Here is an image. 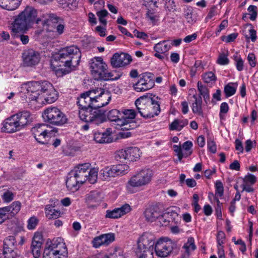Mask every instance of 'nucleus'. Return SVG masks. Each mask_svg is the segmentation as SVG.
Returning <instances> with one entry per match:
<instances>
[{"instance_id":"f257e3e1","label":"nucleus","mask_w":258,"mask_h":258,"mask_svg":"<svg viewBox=\"0 0 258 258\" xmlns=\"http://www.w3.org/2000/svg\"><path fill=\"white\" fill-rule=\"evenodd\" d=\"M111 99L110 92L101 88H92L82 93L77 101L80 119L95 124L102 123L104 112L99 108L107 105Z\"/></svg>"},{"instance_id":"f03ea898","label":"nucleus","mask_w":258,"mask_h":258,"mask_svg":"<svg viewBox=\"0 0 258 258\" xmlns=\"http://www.w3.org/2000/svg\"><path fill=\"white\" fill-rule=\"evenodd\" d=\"M111 99L110 92L101 88H92L82 93L77 101L80 119L95 124L102 123L104 112L99 108L107 105Z\"/></svg>"},{"instance_id":"7ed1b4c3","label":"nucleus","mask_w":258,"mask_h":258,"mask_svg":"<svg viewBox=\"0 0 258 258\" xmlns=\"http://www.w3.org/2000/svg\"><path fill=\"white\" fill-rule=\"evenodd\" d=\"M37 11L32 7L27 6L15 18L12 26V32L16 35L17 33L27 30L36 21L37 24L42 22L43 26H46L48 31L55 32L58 35L63 33L65 29V22L63 18L54 13L43 14L36 19Z\"/></svg>"},{"instance_id":"20e7f679","label":"nucleus","mask_w":258,"mask_h":258,"mask_svg":"<svg viewBox=\"0 0 258 258\" xmlns=\"http://www.w3.org/2000/svg\"><path fill=\"white\" fill-rule=\"evenodd\" d=\"M29 99L42 104H51L57 99V94L52 85L46 81H32L23 85Z\"/></svg>"},{"instance_id":"39448f33","label":"nucleus","mask_w":258,"mask_h":258,"mask_svg":"<svg viewBox=\"0 0 258 258\" xmlns=\"http://www.w3.org/2000/svg\"><path fill=\"white\" fill-rule=\"evenodd\" d=\"M81 52L79 48L75 45L64 47L53 56L51 64L64 67L65 68L56 70V75L62 76L70 73L80 62Z\"/></svg>"},{"instance_id":"423d86ee","label":"nucleus","mask_w":258,"mask_h":258,"mask_svg":"<svg viewBox=\"0 0 258 258\" xmlns=\"http://www.w3.org/2000/svg\"><path fill=\"white\" fill-rule=\"evenodd\" d=\"M158 100V97L152 95L140 97L135 101L138 112L145 118H151L157 116L161 111Z\"/></svg>"},{"instance_id":"0eeeda50","label":"nucleus","mask_w":258,"mask_h":258,"mask_svg":"<svg viewBox=\"0 0 258 258\" xmlns=\"http://www.w3.org/2000/svg\"><path fill=\"white\" fill-rule=\"evenodd\" d=\"M90 69L93 77L96 80H109L112 75L107 70V65L101 57H95L89 62Z\"/></svg>"},{"instance_id":"6e6552de","label":"nucleus","mask_w":258,"mask_h":258,"mask_svg":"<svg viewBox=\"0 0 258 258\" xmlns=\"http://www.w3.org/2000/svg\"><path fill=\"white\" fill-rule=\"evenodd\" d=\"M154 176V172L149 168L144 169L132 176L126 184L128 191H132L134 187H141L149 184Z\"/></svg>"},{"instance_id":"1a4fd4ad","label":"nucleus","mask_w":258,"mask_h":258,"mask_svg":"<svg viewBox=\"0 0 258 258\" xmlns=\"http://www.w3.org/2000/svg\"><path fill=\"white\" fill-rule=\"evenodd\" d=\"M42 117L45 121L56 125H62L67 121L66 115L55 107H50L44 110Z\"/></svg>"},{"instance_id":"9d476101","label":"nucleus","mask_w":258,"mask_h":258,"mask_svg":"<svg viewBox=\"0 0 258 258\" xmlns=\"http://www.w3.org/2000/svg\"><path fill=\"white\" fill-rule=\"evenodd\" d=\"M31 132L35 140L41 144L47 143V139L50 138L56 132L54 129L45 123L38 124L32 128Z\"/></svg>"},{"instance_id":"9b49d317","label":"nucleus","mask_w":258,"mask_h":258,"mask_svg":"<svg viewBox=\"0 0 258 258\" xmlns=\"http://www.w3.org/2000/svg\"><path fill=\"white\" fill-rule=\"evenodd\" d=\"M66 253L68 256L67 248L64 243H57L55 242L47 241L43 252V258H59L61 255Z\"/></svg>"},{"instance_id":"f8f14e48","label":"nucleus","mask_w":258,"mask_h":258,"mask_svg":"<svg viewBox=\"0 0 258 258\" xmlns=\"http://www.w3.org/2000/svg\"><path fill=\"white\" fill-rule=\"evenodd\" d=\"M175 244L167 238H161L158 240L154 246L156 254L160 257H166L172 253Z\"/></svg>"},{"instance_id":"ddd939ff","label":"nucleus","mask_w":258,"mask_h":258,"mask_svg":"<svg viewBox=\"0 0 258 258\" xmlns=\"http://www.w3.org/2000/svg\"><path fill=\"white\" fill-rule=\"evenodd\" d=\"M129 169V166L126 164H117L111 167H106L101 169L100 176L103 180H106L110 177L126 174Z\"/></svg>"},{"instance_id":"4468645a","label":"nucleus","mask_w":258,"mask_h":258,"mask_svg":"<svg viewBox=\"0 0 258 258\" xmlns=\"http://www.w3.org/2000/svg\"><path fill=\"white\" fill-rule=\"evenodd\" d=\"M153 75L145 73L139 76L138 82L133 84V88L137 92H144L152 89L154 86Z\"/></svg>"},{"instance_id":"2eb2a0df","label":"nucleus","mask_w":258,"mask_h":258,"mask_svg":"<svg viewBox=\"0 0 258 258\" xmlns=\"http://www.w3.org/2000/svg\"><path fill=\"white\" fill-rule=\"evenodd\" d=\"M16 246L15 236L12 235L7 237L4 240L3 244V254L4 258H22L15 251Z\"/></svg>"},{"instance_id":"dca6fc26","label":"nucleus","mask_w":258,"mask_h":258,"mask_svg":"<svg viewBox=\"0 0 258 258\" xmlns=\"http://www.w3.org/2000/svg\"><path fill=\"white\" fill-rule=\"evenodd\" d=\"M155 236L151 233H144L138 239L137 250L151 251L153 252L155 245Z\"/></svg>"},{"instance_id":"f3484780","label":"nucleus","mask_w":258,"mask_h":258,"mask_svg":"<svg viewBox=\"0 0 258 258\" xmlns=\"http://www.w3.org/2000/svg\"><path fill=\"white\" fill-rule=\"evenodd\" d=\"M141 154L139 148L130 147L117 151L116 153V158L134 162L139 159Z\"/></svg>"},{"instance_id":"a211bd4d","label":"nucleus","mask_w":258,"mask_h":258,"mask_svg":"<svg viewBox=\"0 0 258 258\" xmlns=\"http://www.w3.org/2000/svg\"><path fill=\"white\" fill-rule=\"evenodd\" d=\"M21 207V203L15 201L8 206L0 208V224L13 217L20 211Z\"/></svg>"},{"instance_id":"6ab92c4d","label":"nucleus","mask_w":258,"mask_h":258,"mask_svg":"<svg viewBox=\"0 0 258 258\" xmlns=\"http://www.w3.org/2000/svg\"><path fill=\"white\" fill-rule=\"evenodd\" d=\"M23 63L25 67H33L40 62V54L32 49L25 51L23 53Z\"/></svg>"},{"instance_id":"aec40b11","label":"nucleus","mask_w":258,"mask_h":258,"mask_svg":"<svg viewBox=\"0 0 258 258\" xmlns=\"http://www.w3.org/2000/svg\"><path fill=\"white\" fill-rule=\"evenodd\" d=\"M132 61L131 55L127 53H115L111 58V64L114 68H119L125 66Z\"/></svg>"},{"instance_id":"412c9836","label":"nucleus","mask_w":258,"mask_h":258,"mask_svg":"<svg viewBox=\"0 0 258 258\" xmlns=\"http://www.w3.org/2000/svg\"><path fill=\"white\" fill-rule=\"evenodd\" d=\"M90 166L91 165L89 163L79 164L72 171L78 178L79 181L83 184L87 180V176L89 174L88 170L90 169Z\"/></svg>"},{"instance_id":"4be33fe9","label":"nucleus","mask_w":258,"mask_h":258,"mask_svg":"<svg viewBox=\"0 0 258 258\" xmlns=\"http://www.w3.org/2000/svg\"><path fill=\"white\" fill-rule=\"evenodd\" d=\"M2 131L8 133H13L21 130L15 117L11 116L5 119L3 123Z\"/></svg>"},{"instance_id":"5701e85b","label":"nucleus","mask_w":258,"mask_h":258,"mask_svg":"<svg viewBox=\"0 0 258 258\" xmlns=\"http://www.w3.org/2000/svg\"><path fill=\"white\" fill-rule=\"evenodd\" d=\"M114 239L115 237L113 233H107L95 237L92 241V243L94 247L98 248L103 245L109 244Z\"/></svg>"},{"instance_id":"b1692460","label":"nucleus","mask_w":258,"mask_h":258,"mask_svg":"<svg viewBox=\"0 0 258 258\" xmlns=\"http://www.w3.org/2000/svg\"><path fill=\"white\" fill-rule=\"evenodd\" d=\"M102 197L100 192L92 191L88 194L86 198V202L89 208L94 209L100 205Z\"/></svg>"},{"instance_id":"393cba45","label":"nucleus","mask_w":258,"mask_h":258,"mask_svg":"<svg viewBox=\"0 0 258 258\" xmlns=\"http://www.w3.org/2000/svg\"><path fill=\"white\" fill-rule=\"evenodd\" d=\"M144 215L147 222H153L161 216V210L157 206H151L146 209Z\"/></svg>"},{"instance_id":"a878e982","label":"nucleus","mask_w":258,"mask_h":258,"mask_svg":"<svg viewBox=\"0 0 258 258\" xmlns=\"http://www.w3.org/2000/svg\"><path fill=\"white\" fill-rule=\"evenodd\" d=\"M82 184L73 172L71 171L68 174L66 180V186L69 190L75 192L79 189Z\"/></svg>"},{"instance_id":"bb28decb","label":"nucleus","mask_w":258,"mask_h":258,"mask_svg":"<svg viewBox=\"0 0 258 258\" xmlns=\"http://www.w3.org/2000/svg\"><path fill=\"white\" fill-rule=\"evenodd\" d=\"M111 134V132L110 128H107L103 132H95L94 133V139L96 143H109L112 142Z\"/></svg>"},{"instance_id":"cd10ccee","label":"nucleus","mask_w":258,"mask_h":258,"mask_svg":"<svg viewBox=\"0 0 258 258\" xmlns=\"http://www.w3.org/2000/svg\"><path fill=\"white\" fill-rule=\"evenodd\" d=\"M13 116L16 119L21 130L32 121L30 116V113L27 111L19 112L13 115Z\"/></svg>"},{"instance_id":"c85d7f7f","label":"nucleus","mask_w":258,"mask_h":258,"mask_svg":"<svg viewBox=\"0 0 258 258\" xmlns=\"http://www.w3.org/2000/svg\"><path fill=\"white\" fill-rule=\"evenodd\" d=\"M193 97L195 100L191 106L192 112L195 114L203 116L202 97L200 96L197 97L196 95H194Z\"/></svg>"},{"instance_id":"c756f323","label":"nucleus","mask_w":258,"mask_h":258,"mask_svg":"<svg viewBox=\"0 0 258 258\" xmlns=\"http://www.w3.org/2000/svg\"><path fill=\"white\" fill-rule=\"evenodd\" d=\"M188 120L184 119H174L170 124L169 129L171 131H181L185 126L188 124Z\"/></svg>"},{"instance_id":"7c9ffc66","label":"nucleus","mask_w":258,"mask_h":258,"mask_svg":"<svg viewBox=\"0 0 258 258\" xmlns=\"http://www.w3.org/2000/svg\"><path fill=\"white\" fill-rule=\"evenodd\" d=\"M184 17L189 24H194L197 20V14L195 13L191 7L187 8L184 11Z\"/></svg>"},{"instance_id":"2f4dec72","label":"nucleus","mask_w":258,"mask_h":258,"mask_svg":"<svg viewBox=\"0 0 258 258\" xmlns=\"http://www.w3.org/2000/svg\"><path fill=\"white\" fill-rule=\"evenodd\" d=\"M198 91L200 92V96H203L204 101L206 104L210 101L209 91L207 87L204 86L201 82L197 84Z\"/></svg>"},{"instance_id":"473e14b6","label":"nucleus","mask_w":258,"mask_h":258,"mask_svg":"<svg viewBox=\"0 0 258 258\" xmlns=\"http://www.w3.org/2000/svg\"><path fill=\"white\" fill-rule=\"evenodd\" d=\"M46 216L48 219H56L60 214L59 211L56 210L50 205H47L45 208Z\"/></svg>"},{"instance_id":"72a5a7b5","label":"nucleus","mask_w":258,"mask_h":258,"mask_svg":"<svg viewBox=\"0 0 258 258\" xmlns=\"http://www.w3.org/2000/svg\"><path fill=\"white\" fill-rule=\"evenodd\" d=\"M170 216L171 217V223L178 224L180 222V217L178 214L174 211L172 209H168L167 211L164 213V216L168 217Z\"/></svg>"},{"instance_id":"f704fd0d","label":"nucleus","mask_w":258,"mask_h":258,"mask_svg":"<svg viewBox=\"0 0 258 258\" xmlns=\"http://www.w3.org/2000/svg\"><path fill=\"white\" fill-rule=\"evenodd\" d=\"M166 41L164 40L155 44L154 47V50L158 53H165L167 52L170 49V46L166 44Z\"/></svg>"},{"instance_id":"c9c22d12","label":"nucleus","mask_w":258,"mask_h":258,"mask_svg":"<svg viewBox=\"0 0 258 258\" xmlns=\"http://www.w3.org/2000/svg\"><path fill=\"white\" fill-rule=\"evenodd\" d=\"M237 85L236 83H229L224 87V92L226 97H229L233 95L236 91Z\"/></svg>"},{"instance_id":"e433bc0d","label":"nucleus","mask_w":258,"mask_h":258,"mask_svg":"<svg viewBox=\"0 0 258 258\" xmlns=\"http://www.w3.org/2000/svg\"><path fill=\"white\" fill-rule=\"evenodd\" d=\"M183 248L185 251L189 253L191 251H193L196 248L195 244V239L193 237H189L186 243H184Z\"/></svg>"},{"instance_id":"4c0bfd02","label":"nucleus","mask_w":258,"mask_h":258,"mask_svg":"<svg viewBox=\"0 0 258 258\" xmlns=\"http://www.w3.org/2000/svg\"><path fill=\"white\" fill-rule=\"evenodd\" d=\"M88 173L87 180L91 184L96 182L97 179L98 170L94 168H90V169L88 170Z\"/></svg>"},{"instance_id":"58836bf2","label":"nucleus","mask_w":258,"mask_h":258,"mask_svg":"<svg viewBox=\"0 0 258 258\" xmlns=\"http://www.w3.org/2000/svg\"><path fill=\"white\" fill-rule=\"evenodd\" d=\"M121 113L118 110L114 109L110 110L107 113V118L111 121H115L119 117H121Z\"/></svg>"},{"instance_id":"ea45409f","label":"nucleus","mask_w":258,"mask_h":258,"mask_svg":"<svg viewBox=\"0 0 258 258\" xmlns=\"http://www.w3.org/2000/svg\"><path fill=\"white\" fill-rule=\"evenodd\" d=\"M121 114L122 116L126 119L127 122L130 121V120L134 119L136 115V112L133 109H125L122 111Z\"/></svg>"},{"instance_id":"a19ab883","label":"nucleus","mask_w":258,"mask_h":258,"mask_svg":"<svg viewBox=\"0 0 258 258\" xmlns=\"http://www.w3.org/2000/svg\"><path fill=\"white\" fill-rule=\"evenodd\" d=\"M173 149L174 151L177 153L179 161H181L183 157H187L191 154V152H189L188 153H183L180 146L178 145H174Z\"/></svg>"},{"instance_id":"79ce46f5","label":"nucleus","mask_w":258,"mask_h":258,"mask_svg":"<svg viewBox=\"0 0 258 258\" xmlns=\"http://www.w3.org/2000/svg\"><path fill=\"white\" fill-rule=\"evenodd\" d=\"M202 78L205 83H209L212 81H215L217 78L212 72H209L203 74Z\"/></svg>"},{"instance_id":"37998d69","label":"nucleus","mask_w":258,"mask_h":258,"mask_svg":"<svg viewBox=\"0 0 258 258\" xmlns=\"http://www.w3.org/2000/svg\"><path fill=\"white\" fill-rule=\"evenodd\" d=\"M97 16L98 17L99 22L104 25H106L107 21L105 17L108 14V12L106 10H102L98 11L96 13Z\"/></svg>"},{"instance_id":"c03bdc74","label":"nucleus","mask_w":258,"mask_h":258,"mask_svg":"<svg viewBox=\"0 0 258 258\" xmlns=\"http://www.w3.org/2000/svg\"><path fill=\"white\" fill-rule=\"evenodd\" d=\"M120 217L121 216L120 215L117 208L112 210H108L106 212V218L117 219Z\"/></svg>"},{"instance_id":"a18cd8bd","label":"nucleus","mask_w":258,"mask_h":258,"mask_svg":"<svg viewBox=\"0 0 258 258\" xmlns=\"http://www.w3.org/2000/svg\"><path fill=\"white\" fill-rule=\"evenodd\" d=\"M0 7L10 11H13L17 8L14 7V4L13 3L9 2L6 0H0Z\"/></svg>"},{"instance_id":"49530a36","label":"nucleus","mask_w":258,"mask_h":258,"mask_svg":"<svg viewBox=\"0 0 258 258\" xmlns=\"http://www.w3.org/2000/svg\"><path fill=\"white\" fill-rule=\"evenodd\" d=\"M136 254L138 258H153V252L151 251H136Z\"/></svg>"},{"instance_id":"de8ad7c7","label":"nucleus","mask_w":258,"mask_h":258,"mask_svg":"<svg viewBox=\"0 0 258 258\" xmlns=\"http://www.w3.org/2000/svg\"><path fill=\"white\" fill-rule=\"evenodd\" d=\"M247 10L250 15L249 19L252 21H254L257 17V7L255 6L250 5Z\"/></svg>"},{"instance_id":"09e8293b","label":"nucleus","mask_w":258,"mask_h":258,"mask_svg":"<svg viewBox=\"0 0 258 258\" xmlns=\"http://www.w3.org/2000/svg\"><path fill=\"white\" fill-rule=\"evenodd\" d=\"M157 0H143V5H144L147 9H151L154 10L157 7Z\"/></svg>"},{"instance_id":"8fccbe9b","label":"nucleus","mask_w":258,"mask_h":258,"mask_svg":"<svg viewBox=\"0 0 258 258\" xmlns=\"http://www.w3.org/2000/svg\"><path fill=\"white\" fill-rule=\"evenodd\" d=\"M165 7L168 11L174 12L176 10V6L173 0H165Z\"/></svg>"},{"instance_id":"3c124183","label":"nucleus","mask_w":258,"mask_h":258,"mask_svg":"<svg viewBox=\"0 0 258 258\" xmlns=\"http://www.w3.org/2000/svg\"><path fill=\"white\" fill-rule=\"evenodd\" d=\"M38 220L35 217H32L28 220L27 228L29 230H32L35 228L38 224Z\"/></svg>"},{"instance_id":"603ef678","label":"nucleus","mask_w":258,"mask_h":258,"mask_svg":"<svg viewBox=\"0 0 258 258\" xmlns=\"http://www.w3.org/2000/svg\"><path fill=\"white\" fill-rule=\"evenodd\" d=\"M120 215L121 216L129 213L131 210V206L127 204H124L121 207L117 208Z\"/></svg>"},{"instance_id":"864d4df0","label":"nucleus","mask_w":258,"mask_h":258,"mask_svg":"<svg viewBox=\"0 0 258 258\" xmlns=\"http://www.w3.org/2000/svg\"><path fill=\"white\" fill-rule=\"evenodd\" d=\"M216 187V195L219 196V197H221L223 195V186L222 182L219 181H216L215 183Z\"/></svg>"},{"instance_id":"5fc2aeb1","label":"nucleus","mask_w":258,"mask_h":258,"mask_svg":"<svg viewBox=\"0 0 258 258\" xmlns=\"http://www.w3.org/2000/svg\"><path fill=\"white\" fill-rule=\"evenodd\" d=\"M225 241V233L222 231H219L218 232L217 234V244L219 246L222 245Z\"/></svg>"},{"instance_id":"6e6d98bb","label":"nucleus","mask_w":258,"mask_h":258,"mask_svg":"<svg viewBox=\"0 0 258 258\" xmlns=\"http://www.w3.org/2000/svg\"><path fill=\"white\" fill-rule=\"evenodd\" d=\"M248 32L249 36L247 35L245 36L246 39H250L252 42H254L256 41V31L253 29V28L251 26L250 29H248Z\"/></svg>"},{"instance_id":"4d7b16f0","label":"nucleus","mask_w":258,"mask_h":258,"mask_svg":"<svg viewBox=\"0 0 258 258\" xmlns=\"http://www.w3.org/2000/svg\"><path fill=\"white\" fill-rule=\"evenodd\" d=\"M14 195L12 192L7 190L4 193L3 199L5 202L9 203L14 199Z\"/></svg>"},{"instance_id":"13d9d810","label":"nucleus","mask_w":258,"mask_h":258,"mask_svg":"<svg viewBox=\"0 0 258 258\" xmlns=\"http://www.w3.org/2000/svg\"><path fill=\"white\" fill-rule=\"evenodd\" d=\"M218 64L221 65H226L229 63V59L227 56L224 54H221L217 60Z\"/></svg>"},{"instance_id":"bf43d9fd","label":"nucleus","mask_w":258,"mask_h":258,"mask_svg":"<svg viewBox=\"0 0 258 258\" xmlns=\"http://www.w3.org/2000/svg\"><path fill=\"white\" fill-rule=\"evenodd\" d=\"M114 122H116V125L117 126L116 127V128L119 129V127H122L125 125H127V122L126 121V119L121 115V117H119V119L116 120Z\"/></svg>"},{"instance_id":"052dcab7","label":"nucleus","mask_w":258,"mask_h":258,"mask_svg":"<svg viewBox=\"0 0 258 258\" xmlns=\"http://www.w3.org/2000/svg\"><path fill=\"white\" fill-rule=\"evenodd\" d=\"M207 146L209 150L212 153H215L217 151L216 145L215 142L212 140H208Z\"/></svg>"},{"instance_id":"680f3d73","label":"nucleus","mask_w":258,"mask_h":258,"mask_svg":"<svg viewBox=\"0 0 258 258\" xmlns=\"http://www.w3.org/2000/svg\"><path fill=\"white\" fill-rule=\"evenodd\" d=\"M147 11L146 13L147 17L152 22H155L156 21V16L154 14V10H152L151 9H147Z\"/></svg>"},{"instance_id":"e2e57ef3","label":"nucleus","mask_w":258,"mask_h":258,"mask_svg":"<svg viewBox=\"0 0 258 258\" xmlns=\"http://www.w3.org/2000/svg\"><path fill=\"white\" fill-rule=\"evenodd\" d=\"M159 221L162 225L166 226L170 224L171 221L170 219H167L166 217H164V213H163L161 211V215L159 217Z\"/></svg>"},{"instance_id":"0e129e2a","label":"nucleus","mask_w":258,"mask_h":258,"mask_svg":"<svg viewBox=\"0 0 258 258\" xmlns=\"http://www.w3.org/2000/svg\"><path fill=\"white\" fill-rule=\"evenodd\" d=\"M192 146V143L191 141H188L184 142L182 145V148L185 151L184 153H188L189 152H192V151H190Z\"/></svg>"},{"instance_id":"69168bd1","label":"nucleus","mask_w":258,"mask_h":258,"mask_svg":"<svg viewBox=\"0 0 258 258\" xmlns=\"http://www.w3.org/2000/svg\"><path fill=\"white\" fill-rule=\"evenodd\" d=\"M32 253L35 258H38L41 255V247H31Z\"/></svg>"},{"instance_id":"338daca9","label":"nucleus","mask_w":258,"mask_h":258,"mask_svg":"<svg viewBox=\"0 0 258 258\" xmlns=\"http://www.w3.org/2000/svg\"><path fill=\"white\" fill-rule=\"evenodd\" d=\"M134 34L135 36L139 38L146 39L148 38V35L143 32H139L136 30L134 31Z\"/></svg>"},{"instance_id":"774afa93","label":"nucleus","mask_w":258,"mask_h":258,"mask_svg":"<svg viewBox=\"0 0 258 258\" xmlns=\"http://www.w3.org/2000/svg\"><path fill=\"white\" fill-rule=\"evenodd\" d=\"M244 180L251 184H254L256 182V177L254 175L249 174L245 176Z\"/></svg>"}]
</instances>
